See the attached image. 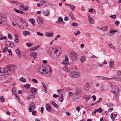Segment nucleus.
Wrapping results in <instances>:
<instances>
[{"label": "nucleus", "instance_id": "obj_1", "mask_svg": "<svg viewBox=\"0 0 121 121\" xmlns=\"http://www.w3.org/2000/svg\"><path fill=\"white\" fill-rule=\"evenodd\" d=\"M17 69L16 65H7L4 68H0V76H4L5 73L10 75L13 73Z\"/></svg>", "mask_w": 121, "mask_h": 121}, {"label": "nucleus", "instance_id": "obj_2", "mask_svg": "<svg viewBox=\"0 0 121 121\" xmlns=\"http://www.w3.org/2000/svg\"><path fill=\"white\" fill-rule=\"evenodd\" d=\"M48 53L50 56L53 59H56L61 54L60 50L53 47L49 48L48 50Z\"/></svg>", "mask_w": 121, "mask_h": 121}, {"label": "nucleus", "instance_id": "obj_3", "mask_svg": "<svg viewBox=\"0 0 121 121\" xmlns=\"http://www.w3.org/2000/svg\"><path fill=\"white\" fill-rule=\"evenodd\" d=\"M71 58L73 60H76L78 59V55L76 52L71 51L69 54Z\"/></svg>", "mask_w": 121, "mask_h": 121}, {"label": "nucleus", "instance_id": "obj_4", "mask_svg": "<svg viewBox=\"0 0 121 121\" xmlns=\"http://www.w3.org/2000/svg\"><path fill=\"white\" fill-rule=\"evenodd\" d=\"M25 21V20L22 19L21 17H19L16 20V23L17 25L19 27L22 25L24 22Z\"/></svg>", "mask_w": 121, "mask_h": 121}, {"label": "nucleus", "instance_id": "obj_5", "mask_svg": "<svg viewBox=\"0 0 121 121\" xmlns=\"http://www.w3.org/2000/svg\"><path fill=\"white\" fill-rule=\"evenodd\" d=\"M80 75V73L79 72L76 71H73L69 73L70 76L73 78L77 77Z\"/></svg>", "mask_w": 121, "mask_h": 121}, {"label": "nucleus", "instance_id": "obj_6", "mask_svg": "<svg viewBox=\"0 0 121 121\" xmlns=\"http://www.w3.org/2000/svg\"><path fill=\"white\" fill-rule=\"evenodd\" d=\"M7 20L6 16L3 14H0V24L4 23Z\"/></svg>", "mask_w": 121, "mask_h": 121}, {"label": "nucleus", "instance_id": "obj_7", "mask_svg": "<svg viewBox=\"0 0 121 121\" xmlns=\"http://www.w3.org/2000/svg\"><path fill=\"white\" fill-rule=\"evenodd\" d=\"M36 107L35 104L33 102H31L29 105L28 110L30 112H31L33 110L35 109Z\"/></svg>", "mask_w": 121, "mask_h": 121}, {"label": "nucleus", "instance_id": "obj_8", "mask_svg": "<svg viewBox=\"0 0 121 121\" xmlns=\"http://www.w3.org/2000/svg\"><path fill=\"white\" fill-rule=\"evenodd\" d=\"M82 91V88L81 87H79L77 89L74 94L76 96H77L79 94L81 93Z\"/></svg>", "mask_w": 121, "mask_h": 121}, {"label": "nucleus", "instance_id": "obj_9", "mask_svg": "<svg viewBox=\"0 0 121 121\" xmlns=\"http://www.w3.org/2000/svg\"><path fill=\"white\" fill-rule=\"evenodd\" d=\"M44 66L42 65L40 66L38 68L39 71L40 73L43 74H45V72L44 71Z\"/></svg>", "mask_w": 121, "mask_h": 121}, {"label": "nucleus", "instance_id": "obj_10", "mask_svg": "<svg viewBox=\"0 0 121 121\" xmlns=\"http://www.w3.org/2000/svg\"><path fill=\"white\" fill-rule=\"evenodd\" d=\"M119 89L116 86H114L112 89L111 90L112 92L114 94H115L118 92Z\"/></svg>", "mask_w": 121, "mask_h": 121}, {"label": "nucleus", "instance_id": "obj_11", "mask_svg": "<svg viewBox=\"0 0 121 121\" xmlns=\"http://www.w3.org/2000/svg\"><path fill=\"white\" fill-rule=\"evenodd\" d=\"M23 22H24L22 24V25L21 26L20 28L22 29H25L27 27L28 24L25 21Z\"/></svg>", "mask_w": 121, "mask_h": 121}, {"label": "nucleus", "instance_id": "obj_12", "mask_svg": "<svg viewBox=\"0 0 121 121\" xmlns=\"http://www.w3.org/2000/svg\"><path fill=\"white\" fill-rule=\"evenodd\" d=\"M6 43L7 46L13 48L15 47V45L13 43L9 41H6Z\"/></svg>", "mask_w": 121, "mask_h": 121}, {"label": "nucleus", "instance_id": "obj_13", "mask_svg": "<svg viewBox=\"0 0 121 121\" xmlns=\"http://www.w3.org/2000/svg\"><path fill=\"white\" fill-rule=\"evenodd\" d=\"M44 69V71L45 72V74L50 73L52 71L51 67H48V68L47 67H45Z\"/></svg>", "mask_w": 121, "mask_h": 121}, {"label": "nucleus", "instance_id": "obj_14", "mask_svg": "<svg viewBox=\"0 0 121 121\" xmlns=\"http://www.w3.org/2000/svg\"><path fill=\"white\" fill-rule=\"evenodd\" d=\"M37 22L39 24H42L43 23V19L40 17H38L37 18Z\"/></svg>", "mask_w": 121, "mask_h": 121}, {"label": "nucleus", "instance_id": "obj_15", "mask_svg": "<svg viewBox=\"0 0 121 121\" xmlns=\"http://www.w3.org/2000/svg\"><path fill=\"white\" fill-rule=\"evenodd\" d=\"M45 107L46 110L48 111H49L51 110L52 107L48 104H46L45 105Z\"/></svg>", "mask_w": 121, "mask_h": 121}, {"label": "nucleus", "instance_id": "obj_16", "mask_svg": "<svg viewBox=\"0 0 121 121\" xmlns=\"http://www.w3.org/2000/svg\"><path fill=\"white\" fill-rule=\"evenodd\" d=\"M37 90L34 88H33L31 89V92L33 94H36L37 92Z\"/></svg>", "mask_w": 121, "mask_h": 121}, {"label": "nucleus", "instance_id": "obj_17", "mask_svg": "<svg viewBox=\"0 0 121 121\" xmlns=\"http://www.w3.org/2000/svg\"><path fill=\"white\" fill-rule=\"evenodd\" d=\"M30 55L32 57L36 58L37 55V54L35 52H31L30 53Z\"/></svg>", "mask_w": 121, "mask_h": 121}, {"label": "nucleus", "instance_id": "obj_18", "mask_svg": "<svg viewBox=\"0 0 121 121\" xmlns=\"http://www.w3.org/2000/svg\"><path fill=\"white\" fill-rule=\"evenodd\" d=\"M88 17L89 18V21L90 23L91 24L94 23V21L93 18H92L90 16H88Z\"/></svg>", "mask_w": 121, "mask_h": 121}, {"label": "nucleus", "instance_id": "obj_19", "mask_svg": "<svg viewBox=\"0 0 121 121\" xmlns=\"http://www.w3.org/2000/svg\"><path fill=\"white\" fill-rule=\"evenodd\" d=\"M16 54L18 55L19 58H21V52L19 49H17L16 50Z\"/></svg>", "mask_w": 121, "mask_h": 121}, {"label": "nucleus", "instance_id": "obj_20", "mask_svg": "<svg viewBox=\"0 0 121 121\" xmlns=\"http://www.w3.org/2000/svg\"><path fill=\"white\" fill-rule=\"evenodd\" d=\"M18 36L17 34H16L15 35V40L14 41L15 43H17L19 42V40L18 38Z\"/></svg>", "mask_w": 121, "mask_h": 121}, {"label": "nucleus", "instance_id": "obj_21", "mask_svg": "<svg viewBox=\"0 0 121 121\" xmlns=\"http://www.w3.org/2000/svg\"><path fill=\"white\" fill-rule=\"evenodd\" d=\"M89 83H87L84 86V89L86 90H88L89 89L90 86Z\"/></svg>", "mask_w": 121, "mask_h": 121}, {"label": "nucleus", "instance_id": "obj_22", "mask_svg": "<svg viewBox=\"0 0 121 121\" xmlns=\"http://www.w3.org/2000/svg\"><path fill=\"white\" fill-rule=\"evenodd\" d=\"M114 61H111L109 64V67L111 68H112L114 67Z\"/></svg>", "mask_w": 121, "mask_h": 121}, {"label": "nucleus", "instance_id": "obj_23", "mask_svg": "<svg viewBox=\"0 0 121 121\" xmlns=\"http://www.w3.org/2000/svg\"><path fill=\"white\" fill-rule=\"evenodd\" d=\"M23 33V35L25 36H26L27 35H30V34L29 32L26 31H24Z\"/></svg>", "mask_w": 121, "mask_h": 121}, {"label": "nucleus", "instance_id": "obj_24", "mask_svg": "<svg viewBox=\"0 0 121 121\" xmlns=\"http://www.w3.org/2000/svg\"><path fill=\"white\" fill-rule=\"evenodd\" d=\"M69 15L70 16L71 18L73 20H75L76 18L74 17L73 13L71 12H69Z\"/></svg>", "mask_w": 121, "mask_h": 121}, {"label": "nucleus", "instance_id": "obj_25", "mask_svg": "<svg viewBox=\"0 0 121 121\" xmlns=\"http://www.w3.org/2000/svg\"><path fill=\"white\" fill-rule=\"evenodd\" d=\"M12 91L13 92L14 94L16 97L17 98L18 96L16 95V93L17 92L16 91V89L15 87H13L12 89Z\"/></svg>", "mask_w": 121, "mask_h": 121}, {"label": "nucleus", "instance_id": "obj_26", "mask_svg": "<svg viewBox=\"0 0 121 121\" xmlns=\"http://www.w3.org/2000/svg\"><path fill=\"white\" fill-rule=\"evenodd\" d=\"M43 14L45 16H48L50 14V12L48 11H44V12H43Z\"/></svg>", "mask_w": 121, "mask_h": 121}, {"label": "nucleus", "instance_id": "obj_27", "mask_svg": "<svg viewBox=\"0 0 121 121\" xmlns=\"http://www.w3.org/2000/svg\"><path fill=\"white\" fill-rule=\"evenodd\" d=\"M86 57L84 56H82L81 57L80 61L82 63H83L86 60Z\"/></svg>", "mask_w": 121, "mask_h": 121}, {"label": "nucleus", "instance_id": "obj_28", "mask_svg": "<svg viewBox=\"0 0 121 121\" xmlns=\"http://www.w3.org/2000/svg\"><path fill=\"white\" fill-rule=\"evenodd\" d=\"M113 79H114V80L121 82V78H117V77H114Z\"/></svg>", "mask_w": 121, "mask_h": 121}, {"label": "nucleus", "instance_id": "obj_29", "mask_svg": "<svg viewBox=\"0 0 121 121\" xmlns=\"http://www.w3.org/2000/svg\"><path fill=\"white\" fill-rule=\"evenodd\" d=\"M46 35L48 37H52L53 36V34L52 33H51L50 34L48 32H47L46 34Z\"/></svg>", "mask_w": 121, "mask_h": 121}, {"label": "nucleus", "instance_id": "obj_30", "mask_svg": "<svg viewBox=\"0 0 121 121\" xmlns=\"http://www.w3.org/2000/svg\"><path fill=\"white\" fill-rule=\"evenodd\" d=\"M99 29L103 31H106L108 29V28L107 27H104L102 28H99Z\"/></svg>", "mask_w": 121, "mask_h": 121}, {"label": "nucleus", "instance_id": "obj_31", "mask_svg": "<svg viewBox=\"0 0 121 121\" xmlns=\"http://www.w3.org/2000/svg\"><path fill=\"white\" fill-rule=\"evenodd\" d=\"M14 10L15 12L17 13H19L21 14H23V12L22 11L17 10L16 9H14Z\"/></svg>", "mask_w": 121, "mask_h": 121}, {"label": "nucleus", "instance_id": "obj_32", "mask_svg": "<svg viewBox=\"0 0 121 121\" xmlns=\"http://www.w3.org/2000/svg\"><path fill=\"white\" fill-rule=\"evenodd\" d=\"M70 8L71 9L72 11H74V9L75 8V6L73 5L70 4L69 6Z\"/></svg>", "mask_w": 121, "mask_h": 121}, {"label": "nucleus", "instance_id": "obj_33", "mask_svg": "<svg viewBox=\"0 0 121 121\" xmlns=\"http://www.w3.org/2000/svg\"><path fill=\"white\" fill-rule=\"evenodd\" d=\"M96 110L97 112H99V113H101L103 111V110L101 108H99L98 109H96Z\"/></svg>", "mask_w": 121, "mask_h": 121}, {"label": "nucleus", "instance_id": "obj_34", "mask_svg": "<svg viewBox=\"0 0 121 121\" xmlns=\"http://www.w3.org/2000/svg\"><path fill=\"white\" fill-rule=\"evenodd\" d=\"M29 21L34 26H35L34 24L35 23V20L33 19H29Z\"/></svg>", "mask_w": 121, "mask_h": 121}, {"label": "nucleus", "instance_id": "obj_35", "mask_svg": "<svg viewBox=\"0 0 121 121\" xmlns=\"http://www.w3.org/2000/svg\"><path fill=\"white\" fill-rule=\"evenodd\" d=\"M20 81L22 82H26V80L23 78L21 77L20 78Z\"/></svg>", "mask_w": 121, "mask_h": 121}, {"label": "nucleus", "instance_id": "obj_36", "mask_svg": "<svg viewBox=\"0 0 121 121\" xmlns=\"http://www.w3.org/2000/svg\"><path fill=\"white\" fill-rule=\"evenodd\" d=\"M108 45L109 46V47L112 48V49L115 50V48L114 47L113 45L111 44H108Z\"/></svg>", "mask_w": 121, "mask_h": 121}, {"label": "nucleus", "instance_id": "obj_37", "mask_svg": "<svg viewBox=\"0 0 121 121\" xmlns=\"http://www.w3.org/2000/svg\"><path fill=\"white\" fill-rule=\"evenodd\" d=\"M8 49V48L6 46H5L3 49V52H7Z\"/></svg>", "mask_w": 121, "mask_h": 121}, {"label": "nucleus", "instance_id": "obj_38", "mask_svg": "<svg viewBox=\"0 0 121 121\" xmlns=\"http://www.w3.org/2000/svg\"><path fill=\"white\" fill-rule=\"evenodd\" d=\"M37 48L36 47H35L31 48L30 49V50L31 51H34Z\"/></svg>", "mask_w": 121, "mask_h": 121}, {"label": "nucleus", "instance_id": "obj_39", "mask_svg": "<svg viewBox=\"0 0 121 121\" xmlns=\"http://www.w3.org/2000/svg\"><path fill=\"white\" fill-rule=\"evenodd\" d=\"M59 101L61 102H62L63 100V95H61L60 97L59 98Z\"/></svg>", "mask_w": 121, "mask_h": 121}, {"label": "nucleus", "instance_id": "obj_40", "mask_svg": "<svg viewBox=\"0 0 121 121\" xmlns=\"http://www.w3.org/2000/svg\"><path fill=\"white\" fill-rule=\"evenodd\" d=\"M40 2L41 5H42L44 4L46 2L43 0H41L40 1Z\"/></svg>", "mask_w": 121, "mask_h": 121}, {"label": "nucleus", "instance_id": "obj_41", "mask_svg": "<svg viewBox=\"0 0 121 121\" xmlns=\"http://www.w3.org/2000/svg\"><path fill=\"white\" fill-rule=\"evenodd\" d=\"M52 104L56 108H57L58 107V105L56 104L54 102L52 101Z\"/></svg>", "mask_w": 121, "mask_h": 121}, {"label": "nucleus", "instance_id": "obj_42", "mask_svg": "<svg viewBox=\"0 0 121 121\" xmlns=\"http://www.w3.org/2000/svg\"><path fill=\"white\" fill-rule=\"evenodd\" d=\"M99 77L100 78H100L101 79H103V80H108V78H107L106 77Z\"/></svg>", "mask_w": 121, "mask_h": 121}, {"label": "nucleus", "instance_id": "obj_43", "mask_svg": "<svg viewBox=\"0 0 121 121\" xmlns=\"http://www.w3.org/2000/svg\"><path fill=\"white\" fill-rule=\"evenodd\" d=\"M0 99L1 102H4V99L2 96H1L0 97Z\"/></svg>", "mask_w": 121, "mask_h": 121}, {"label": "nucleus", "instance_id": "obj_44", "mask_svg": "<svg viewBox=\"0 0 121 121\" xmlns=\"http://www.w3.org/2000/svg\"><path fill=\"white\" fill-rule=\"evenodd\" d=\"M30 85L29 84H26L24 85V87L26 88H28L30 87Z\"/></svg>", "mask_w": 121, "mask_h": 121}, {"label": "nucleus", "instance_id": "obj_45", "mask_svg": "<svg viewBox=\"0 0 121 121\" xmlns=\"http://www.w3.org/2000/svg\"><path fill=\"white\" fill-rule=\"evenodd\" d=\"M8 52L9 53V55L12 56V52L10 49H9L8 50Z\"/></svg>", "mask_w": 121, "mask_h": 121}, {"label": "nucleus", "instance_id": "obj_46", "mask_svg": "<svg viewBox=\"0 0 121 121\" xmlns=\"http://www.w3.org/2000/svg\"><path fill=\"white\" fill-rule=\"evenodd\" d=\"M25 6L23 5H21L19 7V8L21 10H23Z\"/></svg>", "mask_w": 121, "mask_h": 121}, {"label": "nucleus", "instance_id": "obj_47", "mask_svg": "<svg viewBox=\"0 0 121 121\" xmlns=\"http://www.w3.org/2000/svg\"><path fill=\"white\" fill-rule=\"evenodd\" d=\"M96 110V109H95V111L92 112V116H95L96 114V112H97Z\"/></svg>", "mask_w": 121, "mask_h": 121}, {"label": "nucleus", "instance_id": "obj_48", "mask_svg": "<svg viewBox=\"0 0 121 121\" xmlns=\"http://www.w3.org/2000/svg\"><path fill=\"white\" fill-rule=\"evenodd\" d=\"M29 97L30 98L33 99L35 97V94H33L32 95H30V96Z\"/></svg>", "mask_w": 121, "mask_h": 121}, {"label": "nucleus", "instance_id": "obj_49", "mask_svg": "<svg viewBox=\"0 0 121 121\" xmlns=\"http://www.w3.org/2000/svg\"><path fill=\"white\" fill-rule=\"evenodd\" d=\"M7 37L6 36L4 37H2L0 38V40H2L3 39H6Z\"/></svg>", "mask_w": 121, "mask_h": 121}, {"label": "nucleus", "instance_id": "obj_50", "mask_svg": "<svg viewBox=\"0 0 121 121\" xmlns=\"http://www.w3.org/2000/svg\"><path fill=\"white\" fill-rule=\"evenodd\" d=\"M109 17L112 18L113 19H114L116 18V16L115 14L112 15L110 16Z\"/></svg>", "mask_w": 121, "mask_h": 121}, {"label": "nucleus", "instance_id": "obj_51", "mask_svg": "<svg viewBox=\"0 0 121 121\" xmlns=\"http://www.w3.org/2000/svg\"><path fill=\"white\" fill-rule=\"evenodd\" d=\"M115 23L116 26H118L120 24V22L118 21H116L115 22Z\"/></svg>", "mask_w": 121, "mask_h": 121}, {"label": "nucleus", "instance_id": "obj_52", "mask_svg": "<svg viewBox=\"0 0 121 121\" xmlns=\"http://www.w3.org/2000/svg\"><path fill=\"white\" fill-rule=\"evenodd\" d=\"M117 32V30H111L110 31V33H112L113 32Z\"/></svg>", "mask_w": 121, "mask_h": 121}, {"label": "nucleus", "instance_id": "obj_53", "mask_svg": "<svg viewBox=\"0 0 121 121\" xmlns=\"http://www.w3.org/2000/svg\"><path fill=\"white\" fill-rule=\"evenodd\" d=\"M37 34L38 35H39L41 36H42L43 35V34L42 33H40L39 32H37Z\"/></svg>", "mask_w": 121, "mask_h": 121}, {"label": "nucleus", "instance_id": "obj_54", "mask_svg": "<svg viewBox=\"0 0 121 121\" xmlns=\"http://www.w3.org/2000/svg\"><path fill=\"white\" fill-rule=\"evenodd\" d=\"M8 37V38L10 39H12V37L11 35L10 34H9Z\"/></svg>", "mask_w": 121, "mask_h": 121}, {"label": "nucleus", "instance_id": "obj_55", "mask_svg": "<svg viewBox=\"0 0 121 121\" xmlns=\"http://www.w3.org/2000/svg\"><path fill=\"white\" fill-rule=\"evenodd\" d=\"M32 81L36 83L38 82V81L35 79H32Z\"/></svg>", "mask_w": 121, "mask_h": 121}, {"label": "nucleus", "instance_id": "obj_56", "mask_svg": "<svg viewBox=\"0 0 121 121\" xmlns=\"http://www.w3.org/2000/svg\"><path fill=\"white\" fill-rule=\"evenodd\" d=\"M26 44L28 47H29L31 46V45L32 44V43H26Z\"/></svg>", "mask_w": 121, "mask_h": 121}, {"label": "nucleus", "instance_id": "obj_57", "mask_svg": "<svg viewBox=\"0 0 121 121\" xmlns=\"http://www.w3.org/2000/svg\"><path fill=\"white\" fill-rule=\"evenodd\" d=\"M11 3L13 4H14V3H16V4L17 5H18V2L16 1H12L11 2Z\"/></svg>", "mask_w": 121, "mask_h": 121}, {"label": "nucleus", "instance_id": "obj_58", "mask_svg": "<svg viewBox=\"0 0 121 121\" xmlns=\"http://www.w3.org/2000/svg\"><path fill=\"white\" fill-rule=\"evenodd\" d=\"M41 83L43 85V87L44 88L47 87V86L43 82H41Z\"/></svg>", "mask_w": 121, "mask_h": 121}, {"label": "nucleus", "instance_id": "obj_59", "mask_svg": "<svg viewBox=\"0 0 121 121\" xmlns=\"http://www.w3.org/2000/svg\"><path fill=\"white\" fill-rule=\"evenodd\" d=\"M53 96L54 98H56L57 97H59V96L56 94H54L53 95Z\"/></svg>", "mask_w": 121, "mask_h": 121}, {"label": "nucleus", "instance_id": "obj_60", "mask_svg": "<svg viewBox=\"0 0 121 121\" xmlns=\"http://www.w3.org/2000/svg\"><path fill=\"white\" fill-rule=\"evenodd\" d=\"M32 114L33 115H35L36 114V112L35 111H32Z\"/></svg>", "mask_w": 121, "mask_h": 121}, {"label": "nucleus", "instance_id": "obj_61", "mask_svg": "<svg viewBox=\"0 0 121 121\" xmlns=\"http://www.w3.org/2000/svg\"><path fill=\"white\" fill-rule=\"evenodd\" d=\"M72 25L73 26H78V24L77 23H72Z\"/></svg>", "mask_w": 121, "mask_h": 121}, {"label": "nucleus", "instance_id": "obj_62", "mask_svg": "<svg viewBox=\"0 0 121 121\" xmlns=\"http://www.w3.org/2000/svg\"><path fill=\"white\" fill-rule=\"evenodd\" d=\"M28 9V8L27 6H25V7H24V8L23 9V10L27 11Z\"/></svg>", "mask_w": 121, "mask_h": 121}, {"label": "nucleus", "instance_id": "obj_63", "mask_svg": "<svg viewBox=\"0 0 121 121\" xmlns=\"http://www.w3.org/2000/svg\"><path fill=\"white\" fill-rule=\"evenodd\" d=\"M117 74L119 76H121V72L119 71L117 72Z\"/></svg>", "mask_w": 121, "mask_h": 121}, {"label": "nucleus", "instance_id": "obj_64", "mask_svg": "<svg viewBox=\"0 0 121 121\" xmlns=\"http://www.w3.org/2000/svg\"><path fill=\"white\" fill-rule=\"evenodd\" d=\"M102 100V99L101 98H100L99 100H98L97 102V103H99Z\"/></svg>", "mask_w": 121, "mask_h": 121}]
</instances>
